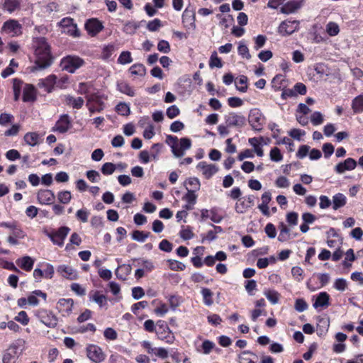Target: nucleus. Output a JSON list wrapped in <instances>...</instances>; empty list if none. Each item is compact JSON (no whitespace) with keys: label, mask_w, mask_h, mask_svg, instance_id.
I'll return each instance as SVG.
<instances>
[{"label":"nucleus","mask_w":363,"mask_h":363,"mask_svg":"<svg viewBox=\"0 0 363 363\" xmlns=\"http://www.w3.org/2000/svg\"><path fill=\"white\" fill-rule=\"evenodd\" d=\"M201 294L203 296V301L206 306H210L213 303V293L208 288H202Z\"/></svg>","instance_id":"44"},{"label":"nucleus","mask_w":363,"mask_h":363,"mask_svg":"<svg viewBox=\"0 0 363 363\" xmlns=\"http://www.w3.org/2000/svg\"><path fill=\"white\" fill-rule=\"evenodd\" d=\"M38 296L43 298L44 300H46L47 294L40 290L33 291L27 298L28 304L33 306H38L39 304Z\"/></svg>","instance_id":"34"},{"label":"nucleus","mask_w":363,"mask_h":363,"mask_svg":"<svg viewBox=\"0 0 363 363\" xmlns=\"http://www.w3.org/2000/svg\"><path fill=\"white\" fill-rule=\"evenodd\" d=\"M57 84V77L55 74H50L45 79H40L38 86L43 89L48 93L52 91L54 86Z\"/></svg>","instance_id":"17"},{"label":"nucleus","mask_w":363,"mask_h":363,"mask_svg":"<svg viewBox=\"0 0 363 363\" xmlns=\"http://www.w3.org/2000/svg\"><path fill=\"white\" fill-rule=\"evenodd\" d=\"M299 28V21L286 20L282 21L279 28L278 33L282 36L290 35Z\"/></svg>","instance_id":"10"},{"label":"nucleus","mask_w":363,"mask_h":363,"mask_svg":"<svg viewBox=\"0 0 363 363\" xmlns=\"http://www.w3.org/2000/svg\"><path fill=\"white\" fill-rule=\"evenodd\" d=\"M25 143L32 147L36 146L41 142V136L36 132H28L23 137Z\"/></svg>","instance_id":"28"},{"label":"nucleus","mask_w":363,"mask_h":363,"mask_svg":"<svg viewBox=\"0 0 363 363\" xmlns=\"http://www.w3.org/2000/svg\"><path fill=\"white\" fill-rule=\"evenodd\" d=\"M43 266L45 267L43 270V277L48 279H52L54 274V267L49 263H45Z\"/></svg>","instance_id":"64"},{"label":"nucleus","mask_w":363,"mask_h":363,"mask_svg":"<svg viewBox=\"0 0 363 363\" xmlns=\"http://www.w3.org/2000/svg\"><path fill=\"white\" fill-rule=\"evenodd\" d=\"M191 147V140L188 138H182L179 140V144L178 143L177 150L182 152L183 153V156L184 155V152Z\"/></svg>","instance_id":"47"},{"label":"nucleus","mask_w":363,"mask_h":363,"mask_svg":"<svg viewBox=\"0 0 363 363\" xmlns=\"http://www.w3.org/2000/svg\"><path fill=\"white\" fill-rule=\"evenodd\" d=\"M22 0H4L2 9L4 11L12 14L21 9Z\"/></svg>","instance_id":"24"},{"label":"nucleus","mask_w":363,"mask_h":363,"mask_svg":"<svg viewBox=\"0 0 363 363\" xmlns=\"http://www.w3.org/2000/svg\"><path fill=\"white\" fill-rule=\"evenodd\" d=\"M36 99V90L31 84H26L23 91V101L25 102L34 101Z\"/></svg>","instance_id":"26"},{"label":"nucleus","mask_w":363,"mask_h":363,"mask_svg":"<svg viewBox=\"0 0 363 363\" xmlns=\"http://www.w3.org/2000/svg\"><path fill=\"white\" fill-rule=\"evenodd\" d=\"M86 106L90 113L93 114L102 112L106 108V104L101 96L93 94L88 98Z\"/></svg>","instance_id":"7"},{"label":"nucleus","mask_w":363,"mask_h":363,"mask_svg":"<svg viewBox=\"0 0 363 363\" xmlns=\"http://www.w3.org/2000/svg\"><path fill=\"white\" fill-rule=\"evenodd\" d=\"M84 64V61L78 56L67 55L60 61V67L69 73H74Z\"/></svg>","instance_id":"4"},{"label":"nucleus","mask_w":363,"mask_h":363,"mask_svg":"<svg viewBox=\"0 0 363 363\" xmlns=\"http://www.w3.org/2000/svg\"><path fill=\"white\" fill-rule=\"evenodd\" d=\"M169 262V268L172 269V270H174V271H178V270H180V271H183L186 268V266L184 263L179 262V261H177V260H174V259H169L168 261Z\"/></svg>","instance_id":"63"},{"label":"nucleus","mask_w":363,"mask_h":363,"mask_svg":"<svg viewBox=\"0 0 363 363\" xmlns=\"http://www.w3.org/2000/svg\"><path fill=\"white\" fill-rule=\"evenodd\" d=\"M249 355H252L255 358H257L253 352L249 350H245L238 355L239 363H255L254 359L249 357Z\"/></svg>","instance_id":"45"},{"label":"nucleus","mask_w":363,"mask_h":363,"mask_svg":"<svg viewBox=\"0 0 363 363\" xmlns=\"http://www.w3.org/2000/svg\"><path fill=\"white\" fill-rule=\"evenodd\" d=\"M89 298L91 301L97 303L100 308H104L107 306L106 296L101 294L99 291H92L89 294Z\"/></svg>","instance_id":"27"},{"label":"nucleus","mask_w":363,"mask_h":363,"mask_svg":"<svg viewBox=\"0 0 363 363\" xmlns=\"http://www.w3.org/2000/svg\"><path fill=\"white\" fill-rule=\"evenodd\" d=\"M357 167V162L352 158H347L344 162L338 163L335 170L338 174H342L345 171H350L355 169Z\"/></svg>","instance_id":"22"},{"label":"nucleus","mask_w":363,"mask_h":363,"mask_svg":"<svg viewBox=\"0 0 363 363\" xmlns=\"http://www.w3.org/2000/svg\"><path fill=\"white\" fill-rule=\"evenodd\" d=\"M35 65L32 71L44 69L50 67L52 62V57L50 53V45L45 38H38L35 41Z\"/></svg>","instance_id":"1"},{"label":"nucleus","mask_w":363,"mask_h":363,"mask_svg":"<svg viewBox=\"0 0 363 363\" xmlns=\"http://www.w3.org/2000/svg\"><path fill=\"white\" fill-rule=\"evenodd\" d=\"M247 77L241 75L235 82L236 89L241 92H246L247 89Z\"/></svg>","instance_id":"48"},{"label":"nucleus","mask_w":363,"mask_h":363,"mask_svg":"<svg viewBox=\"0 0 363 363\" xmlns=\"http://www.w3.org/2000/svg\"><path fill=\"white\" fill-rule=\"evenodd\" d=\"M117 90L129 96H134L135 93L133 89L125 82H117Z\"/></svg>","instance_id":"37"},{"label":"nucleus","mask_w":363,"mask_h":363,"mask_svg":"<svg viewBox=\"0 0 363 363\" xmlns=\"http://www.w3.org/2000/svg\"><path fill=\"white\" fill-rule=\"evenodd\" d=\"M150 235V232H143L138 230H134L132 233V238L140 242H144Z\"/></svg>","instance_id":"46"},{"label":"nucleus","mask_w":363,"mask_h":363,"mask_svg":"<svg viewBox=\"0 0 363 363\" xmlns=\"http://www.w3.org/2000/svg\"><path fill=\"white\" fill-rule=\"evenodd\" d=\"M182 21L195 27V12L194 10L186 8L182 14Z\"/></svg>","instance_id":"39"},{"label":"nucleus","mask_w":363,"mask_h":363,"mask_svg":"<svg viewBox=\"0 0 363 363\" xmlns=\"http://www.w3.org/2000/svg\"><path fill=\"white\" fill-rule=\"evenodd\" d=\"M86 352L87 357L94 363H101L106 358V354L102 349L96 345H88L86 347Z\"/></svg>","instance_id":"8"},{"label":"nucleus","mask_w":363,"mask_h":363,"mask_svg":"<svg viewBox=\"0 0 363 363\" xmlns=\"http://www.w3.org/2000/svg\"><path fill=\"white\" fill-rule=\"evenodd\" d=\"M225 120L228 126L242 127L245 125L246 119L245 116L235 113H230L225 116Z\"/></svg>","instance_id":"16"},{"label":"nucleus","mask_w":363,"mask_h":363,"mask_svg":"<svg viewBox=\"0 0 363 363\" xmlns=\"http://www.w3.org/2000/svg\"><path fill=\"white\" fill-rule=\"evenodd\" d=\"M70 231V228L67 226H62L57 230H43V233L48 236L54 245L62 247L64 241Z\"/></svg>","instance_id":"3"},{"label":"nucleus","mask_w":363,"mask_h":363,"mask_svg":"<svg viewBox=\"0 0 363 363\" xmlns=\"http://www.w3.org/2000/svg\"><path fill=\"white\" fill-rule=\"evenodd\" d=\"M333 287L340 291H344L347 287V281L344 278H337L335 280Z\"/></svg>","instance_id":"56"},{"label":"nucleus","mask_w":363,"mask_h":363,"mask_svg":"<svg viewBox=\"0 0 363 363\" xmlns=\"http://www.w3.org/2000/svg\"><path fill=\"white\" fill-rule=\"evenodd\" d=\"M346 203L347 198L343 194L338 193L333 196L332 204L334 210H337L340 208L343 207Z\"/></svg>","instance_id":"36"},{"label":"nucleus","mask_w":363,"mask_h":363,"mask_svg":"<svg viewBox=\"0 0 363 363\" xmlns=\"http://www.w3.org/2000/svg\"><path fill=\"white\" fill-rule=\"evenodd\" d=\"M65 101L67 106H72L73 108L79 109L84 105V99L82 97L74 98L70 95L65 96Z\"/></svg>","instance_id":"33"},{"label":"nucleus","mask_w":363,"mask_h":363,"mask_svg":"<svg viewBox=\"0 0 363 363\" xmlns=\"http://www.w3.org/2000/svg\"><path fill=\"white\" fill-rule=\"evenodd\" d=\"M187 193L182 197V200L186 203L195 204L196 203L197 196L195 194V190L189 189L188 186L186 187Z\"/></svg>","instance_id":"50"},{"label":"nucleus","mask_w":363,"mask_h":363,"mask_svg":"<svg viewBox=\"0 0 363 363\" xmlns=\"http://www.w3.org/2000/svg\"><path fill=\"white\" fill-rule=\"evenodd\" d=\"M101 172L104 175H111L116 170V165L111 162H106L101 167Z\"/></svg>","instance_id":"60"},{"label":"nucleus","mask_w":363,"mask_h":363,"mask_svg":"<svg viewBox=\"0 0 363 363\" xmlns=\"http://www.w3.org/2000/svg\"><path fill=\"white\" fill-rule=\"evenodd\" d=\"M217 208H213L211 210L202 209L201 211V220H205L210 218L216 223H220L223 220V217L218 214Z\"/></svg>","instance_id":"19"},{"label":"nucleus","mask_w":363,"mask_h":363,"mask_svg":"<svg viewBox=\"0 0 363 363\" xmlns=\"http://www.w3.org/2000/svg\"><path fill=\"white\" fill-rule=\"evenodd\" d=\"M37 316L40 321L48 328H53L57 325L58 319L51 311L40 309L38 311Z\"/></svg>","instance_id":"9"},{"label":"nucleus","mask_w":363,"mask_h":363,"mask_svg":"<svg viewBox=\"0 0 363 363\" xmlns=\"http://www.w3.org/2000/svg\"><path fill=\"white\" fill-rule=\"evenodd\" d=\"M116 111L124 116H127L130 113V106L124 102H120L116 106Z\"/></svg>","instance_id":"51"},{"label":"nucleus","mask_w":363,"mask_h":363,"mask_svg":"<svg viewBox=\"0 0 363 363\" xmlns=\"http://www.w3.org/2000/svg\"><path fill=\"white\" fill-rule=\"evenodd\" d=\"M209 66L211 68L213 67H218L221 68L223 66L221 60L218 57L217 53L215 52L212 54L211 56L210 60H209Z\"/></svg>","instance_id":"62"},{"label":"nucleus","mask_w":363,"mask_h":363,"mask_svg":"<svg viewBox=\"0 0 363 363\" xmlns=\"http://www.w3.org/2000/svg\"><path fill=\"white\" fill-rule=\"evenodd\" d=\"M270 160L273 162H279L283 160V155L280 152V150L274 147L271 149L269 153Z\"/></svg>","instance_id":"54"},{"label":"nucleus","mask_w":363,"mask_h":363,"mask_svg":"<svg viewBox=\"0 0 363 363\" xmlns=\"http://www.w3.org/2000/svg\"><path fill=\"white\" fill-rule=\"evenodd\" d=\"M24 350L25 341L22 339L16 340L4 352L3 363H15Z\"/></svg>","instance_id":"2"},{"label":"nucleus","mask_w":363,"mask_h":363,"mask_svg":"<svg viewBox=\"0 0 363 363\" xmlns=\"http://www.w3.org/2000/svg\"><path fill=\"white\" fill-rule=\"evenodd\" d=\"M216 345L213 342L205 340L201 345V350L198 349V352H202L205 354H208L214 348Z\"/></svg>","instance_id":"49"},{"label":"nucleus","mask_w":363,"mask_h":363,"mask_svg":"<svg viewBox=\"0 0 363 363\" xmlns=\"http://www.w3.org/2000/svg\"><path fill=\"white\" fill-rule=\"evenodd\" d=\"M238 54L244 58H246L247 60L251 58V55L250 54L247 46L242 42L240 43L239 46L238 48Z\"/></svg>","instance_id":"58"},{"label":"nucleus","mask_w":363,"mask_h":363,"mask_svg":"<svg viewBox=\"0 0 363 363\" xmlns=\"http://www.w3.org/2000/svg\"><path fill=\"white\" fill-rule=\"evenodd\" d=\"M255 204V196L248 195L235 203V210L238 213H244Z\"/></svg>","instance_id":"15"},{"label":"nucleus","mask_w":363,"mask_h":363,"mask_svg":"<svg viewBox=\"0 0 363 363\" xmlns=\"http://www.w3.org/2000/svg\"><path fill=\"white\" fill-rule=\"evenodd\" d=\"M326 31L330 36H335L340 31L339 26L336 23L329 22L326 26Z\"/></svg>","instance_id":"57"},{"label":"nucleus","mask_w":363,"mask_h":363,"mask_svg":"<svg viewBox=\"0 0 363 363\" xmlns=\"http://www.w3.org/2000/svg\"><path fill=\"white\" fill-rule=\"evenodd\" d=\"M38 201L43 205H49L54 202L55 196L50 189L40 190L37 194Z\"/></svg>","instance_id":"20"},{"label":"nucleus","mask_w":363,"mask_h":363,"mask_svg":"<svg viewBox=\"0 0 363 363\" xmlns=\"http://www.w3.org/2000/svg\"><path fill=\"white\" fill-rule=\"evenodd\" d=\"M115 51V47L113 45H108L105 46L101 52V57L103 60L109 59Z\"/></svg>","instance_id":"61"},{"label":"nucleus","mask_w":363,"mask_h":363,"mask_svg":"<svg viewBox=\"0 0 363 363\" xmlns=\"http://www.w3.org/2000/svg\"><path fill=\"white\" fill-rule=\"evenodd\" d=\"M73 304L72 298H61L57 303V308L62 315H68L72 311Z\"/></svg>","instance_id":"21"},{"label":"nucleus","mask_w":363,"mask_h":363,"mask_svg":"<svg viewBox=\"0 0 363 363\" xmlns=\"http://www.w3.org/2000/svg\"><path fill=\"white\" fill-rule=\"evenodd\" d=\"M329 300L330 296L326 292H320L317 296L315 302L313 304V306L315 308H318V307H328L329 306Z\"/></svg>","instance_id":"32"},{"label":"nucleus","mask_w":363,"mask_h":363,"mask_svg":"<svg viewBox=\"0 0 363 363\" xmlns=\"http://www.w3.org/2000/svg\"><path fill=\"white\" fill-rule=\"evenodd\" d=\"M2 29L12 36H18L22 33V26L16 19H9L5 21Z\"/></svg>","instance_id":"12"},{"label":"nucleus","mask_w":363,"mask_h":363,"mask_svg":"<svg viewBox=\"0 0 363 363\" xmlns=\"http://www.w3.org/2000/svg\"><path fill=\"white\" fill-rule=\"evenodd\" d=\"M263 140L264 138L262 136L259 138H251L248 140V143L253 147L254 150L258 157H262L264 155V152L261 145Z\"/></svg>","instance_id":"31"},{"label":"nucleus","mask_w":363,"mask_h":363,"mask_svg":"<svg viewBox=\"0 0 363 363\" xmlns=\"http://www.w3.org/2000/svg\"><path fill=\"white\" fill-rule=\"evenodd\" d=\"M145 23V21H140V22L128 21L124 25L123 31L127 34H133Z\"/></svg>","instance_id":"38"},{"label":"nucleus","mask_w":363,"mask_h":363,"mask_svg":"<svg viewBox=\"0 0 363 363\" xmlns=\"http://www.w3.org/2000/svg\"><path fill=\"white\" fill-rule=\"evenodd\" d=\"M293 278L300 282L303 279V270L300 267H294L291 269Z\"/></svg>","instance_id":"59"},{"label":"nucleus","mask_w":363,"mask_h":363,"mask_svg":"<svg viewBox=\"0 0 363 363\" xmlns=\"http://www.w3.org/2000/svg\"><path fill=\"white\" fill-rule=\"evenodd\" d=\"M264 295L272 304L278 303L280 294L277 291L265 289L264 290Z\"/></svg>","instance_id":"43"},{"label":"nucleus","mask_w":363,"mask_h":363,"mask_svg":"<svg viewBox=\"0 0 363 363\" xmlns=\"http://www.w3.org/2000/svg\"><path fill=\"white\" fill-rule=\"evenodd\" d=\"M196 169L202 172L203 176L209 179L218 171L217 165L214 164H208L206 162H200L196 165Z\"/></svg>","instance_id":"14"},{"label":"nucleus","mask_w":363,"mask_h":363,"mask_svg":"<svg viewBox=\"0 0 363 363\" xmlns=\"http://www.w3.org/2000/svg\"><path fill=\"white\" fill-rule=\"evenodd\" d=\"M85 28L91 36L96 35L104 28L102 23L96 18H91L85 23Z\"/></svg>","instance_id":"18"},{"label":"nucleus","mask_w":363,"mask_h":363,"mask_svg":"<svg viewBox=\"0 0 363 363\" xmlns=\"http://www.w3.org/2000/svg\"><path fill=\"white\" fill-rule=\"evenodd\" d=\"M278 228L280 231L278 236V240L280 242H285L288 240L290 238V230L288 228V227L284 223H280Z\"/></svg>","instance_id":"42"},{"label":"nucleus","mask_w":363,"mask_h":363,"mask_svg":"<svg viewBox=\"0 0 363 363\" xmlns=\"http://www.w3.org/2000/svg\"><path fill=\"white\" fill-rule=\"evenodd\" d=\"M129 72L132 75L143 77L146 74V68L143 64L137 63L129 68Z\"/></svg>","instance_id":"41"},{"label":"nucleus","mask_w":363,"mask_h":363,"mask_svg":"<svg viewBox=\"0 0 363 363\" xmlns=\"http://www.w3.org/2000/svg\"><path fill=\"white\" fill-rule=\"evenodd\" d=\"M57 272L63 277L74 280L77 278V272L72 267L67 265H60L57 267Z\"/></svg>","instance_id":"25"},{"label":"nucleus","mask_w":363,"mask_h":363,"mask_svg":"<svg viewBox=\"0 0 363 363\" xmlns=\"http://www.w3.org/2000/svg\"><path fill=\"white\" fill-rule=\"evenodd\" d=\"M303 6L302 0H291L281 8V12L284 14L293 13Z\"/></svg>","instance_id":"23"},{"label":"nucleus","mask_w":363,"mask_h":363,"mask_svg":"<svg viewBox=\"0 0 363 363\" xmlns=\"http://www.w3.org/2000/svg\"><path fill=\"white\" fill-rule=\"evenodd\" d=\"M131 266L130 264H121L116 269L115 274L118 279L125 280L128 275L131 272Z\"/></svg>","instance_id":"35"},{"label":"nucleus","mask_w":363,"mask_h":363,"mask_svg":"<svg viewBox=\"0 0 363 363\" xmlns=\"http://www.w3.org/2000/svg\"><path fill=\"white\" fill-rule=\"evenodd\" d=\"M16 264L22 269L30 272L33 269L34 259L29 256H24L16 260Z\"/></svg>","instance_id":"30"},{"label":"nucleus","mask_w":363,"mask_h":363,"mask_svg":"<svg viewBox=\"0 0 363 363\" xmlns=\"http://www.w3.org/2000/svg\"><path fill=\"white\" fill-rule=\"evenodd\" d=\"M266 118L261 111L258 108H252L248 115V123L252 130L256 132H261L263 130Z\"/></svg>","instance_id":"5"},{"label":"nucleus","mask_w":363,"mask_h":363,"mask_svg":"<svg viewBox=\"0 0 363 363\" xmlns=\"http://www.w3.org/2000/svg\"><path fill=\"white\" fill-rule=\"evenodd\" d=\"M132 62L133 58L131 57V53L129 51H123L118 58V63L121 65H126Z\"/></svg>","instance_id":"52"},{"label":"nucleus","mask_w":363,"mask_h":363,"mask_svg":"<svg viewBox=\"0 0 363 363\" xmlns=\"http://www.w3.org/2000/svg\"><path fill=\"white\" fill-rule=\"evenodd\" d=\"M71 199H72V195H71L70 191H62L57 194L58 201L63 204H67V203H69V201H71Z\"/></svg>","instance_id":"55"},{"label":"nucleus","mask_w":363,"mask_h":363,"mask_svg":"<svg viewBox=\"0 0 363 363\" xmlns=\"http://www.w3.org/2000/svg\"><path fill=\"white\" fill-rule=\"evenodd\" d=\"M155 333L159 339L165 341L167 343H172L174 340L173 333L164 320H159L157 323Z\"/></svg>","instance_id":"6"},{"label":"nucleus","mask_w":363,"mask_h":363,"mask_svg":"<svg viewBox=\"0 0 363 363\" xmlns=\"http://www.w3.org/2000/svg\"><path fill=\"white\" fill-rule=\"evenodd\" d=\"M72 126V119L67 114L60 116V118L55 123L53 128V131L59 132L60 133H65Z\"/></svg>","instance_id":"13"},{"label":"nucleus","mask_w":363,"mask_h":363,"mask_svg":"<svg viewBox=\"0 0 363 363\" xmlns=\"http://www.w3.org/2000/svg\"><path fill=\"white\" fill-rule=\"evenodd\" d=\"M351 106L354 113L363 112V95L360 94L354 97L352 101Z\"/></svg>","instance_id":"40"},{"label":"nucleus","mask_w":363,"mask_h":363,"mask_svg":"<svg viewBox=\"0 0 363 363\" xmlns=\"http://www.w3.org/2000/svg\"><path fill=\"white\" fill-rule=\"evenodd\" d=\"M184 185L186 186L187 185L191 186V190H195V191L199 190L201 186L200 181L196 177H190L187 179L185 182Z\"/></svg>","instance_id":"53"},{"label":"nucleus","mask_w":363,"mask_h":363,"mask_svg":"<svg viewBox=\"0 0 363 363\" xmlns=\"http://www.w3.org/2000/svg\"><path fill=\"white\" fill-rule=\"evenodd\" d=\"M166 143L168 145L170 146L172 152L176 157H182L183 156V153L177 150L178 138L177 136L171 135H167L166 138Z\"/></svg>","instance_id":"29"},{"label":"nucleus","mask_w":363,"mask_h":363,"mask_svg":"<svg viewBox=\"0 0 363 363\" xmlns=\"http://www.w3.org/2000/svg\"><path fill=\"white\" fill-rule=\"evenodd\" d=\"M59 26L63 28L62 32L66 33L71 36H79V31L77 28V25L74 23V20L69 17L63 18L59 23Z\"/></svg>","instance_id":"11"}]
</instances>
